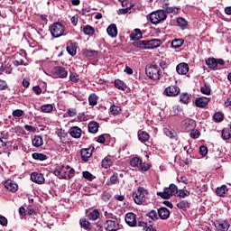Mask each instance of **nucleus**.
Wrapping results in <instances>:
<instances>
[{
	"label": "nucleus",
	"mask_w": 231,
	"mask_h": 231,
	"mask_svg": "<svg viewBox=\"0 0 231 231\" xmlns=\"http://www.w3.org/2000/svg\"><path fill=\"white\" fill-rule=\"evenodd\" d=\"M163 95H166V97H178L180 88L177 86L167 87L163 91Z\"/></svg>",
	"instance_id": "obj_7"
},
{
	"label": "nucleus",
	"mask_w": 231,
	"mask_h": 231,
	"mask_svg": "<svg viewBox=\"0 0 231 231\" xmlns=\"http://www.w3.org/2000/svg\"><path fill=\"white\" fill-rule=\"evenodd\" d=\"M180 102H182V104H189V100H190V97L187 93H183L180 95Z\"/></svg>",
	"instance_id": "obj_49"
},
{
	"label": "nucleus",
	"mask_w": 231,
	"mask_h": 231,
	"mask_svg": "<svg viewBox=\"0 0 231 231\" xmlns=\"http://www.w3.org/2000/svg\"><path fill=\"white\" fill-rule=\"evenodd\" d=\"M110 183H111V185H116V183H118V175L117 174H113L110 177Z\"/></svg>",
	"instance_id": "obj_59"
},
{
	"label": "nucleus",
	"mask_w": 231,
	"mask_h": 231,
	"mask_svg": "<svg viewBox=\"0 0 231 231\" xmlns=\"http://www.w3.org/2000/svg\"><path fill=\"white\" fill-rule=\"evenodd\" d=\"M56 134L59 136L60 142H64V140H66V137L68 136V134H66V131H64V129H59L56 132Z\"/></svg>",
	"instance_id": "obj_41"
},
{
	"label": "nucleus",
	"mask_w": 231,
	"mask_h": 231,
	"mask_svg": "<svg viewBox=\"0 0 231 231\" xmlns=\"http://www.w3.org/2000/svg\"><path fill=\"white\" fill-rule=\"evenodd\" d=\"M206 64L208 68H209V69H213V70L219 69V68H217V59L209 58L206 60Z\"/></svg>",
	"instance_id": "obj_22"
},
{
	"label": "nucleus",
	"mask_w": 231,
	"mask_h": 231,
	"mask_svg": "<svg viewBox=\"0 0 231 231\" xmlns=\"http://www.w3.org/2000/svg\"><path fill=\"white\" fill-rule=\"evenodd\" d=\"M130 165H131V167H137V169H139L140 165H142V159H140L138 157H134V158L131 159Z\"/></svg>",
	"instance_id": "obj_35"
},
{
	"label": "nucleus",
	"mask_w": 231,
	"mask_h": 231,
	"mask_svg": "<svg viewBox=\"0 0 231 231\" xmlns=\"http://www.w3.org/2000/svg\"><path fill=\"white\" fill-rule=\"evenodd\" d=\"M157 212L162 219H169L171 217V211L167 208H160Z\"/></svg>",
	"instance_id": "obj_18"
},
{
	"label": "nucleus",
	"mask_w": 231,
	"mask_h": 231,
	"mask_svg": "<svg viewBox=\"0 0 231 231\" xmlns=\"http://www.w3.org/2000/svg\"><path fill=\"white\" fill-rule=\"evenodd\" d=\"M133 198L136 205H148L149 200V191L143 187H139L135 192L133 193Z\"/></svg>",
	"instance_id": "obj_1"
},
{
	"label": "nucleus",
	"mask_w": 231,
	"mask_h": 231,
	"mask_svg": "<svg viewBox=\"0 0 231 231\" xmlns=\"http://www.w3.org/2000/svg\"><path fill=\"white\" fill-rule=\"evenodd\" d=\"M146 216L150 217L152 221H158V212H156V210H151Z\"/></svg>",
	"instance_id": "obj_44"
},
{
	"label": "nucleus",
	"mask_w": 231,
	"mask_h": 231,
	"mask_svg": "<svg viewBox=\"0 0 231 231\" xmlns=\"http://www.w3.org/2000/svg\"><path fill=\"white\" fill-rule=\"evenodd\" d=\"M200 91L203 95H210L212 89L210 88V84L204 83V86L200 88Z\"/></svg>",
	"instance_id": "obj_34"
},
{
	"label": "nucleus",
	"mask_w": 231,
	"mask_h": 231,
	"mask_svg": "<svg viewBox=\"0 0 231 231\" xmlns=\"http://www.w3.org/2000/svg\"><path fill=\"white\" fill-rule=\"evenodd\" d=\"M135 48H142L143 50H152L151 40H141L134 42Z\"/></svg>",
	"instance_id": "obj_9"
},
{
	"label": "nucleus",
	"mask_w": 231,
	"mask_h": 231,
	"mask_svg": "<svg viewBox=\"0 0 231 231\" xmlns=\"http://www.w3.org/2000/svg\"><path fill=\"white\" fill-rule=\"evenodd\" d=\"M69 134L72 138H80L82 136V129L79 126L70 127Z\"/></svg>",
	"instance_id": "obj_20"
},
{
	"label": "nucleus",
	"mask_w": 231,
	"mask_h": 231,
	"mask_svg": "<svg viewBox=\"0 0 231 231\" xmlns=\"http://www.w3.org/2000/svg\"><path fill=\"white\" fill-rule=\"evenodd\" d=\"M177 207L178 208H180V210H187V208H189V201L187 200H182L179 203H177Z\"/></svg>",
	"instance_id": "obj_43"
},
{
	"label": "nucleus",
	"mask_w": 231,
	"mask_h": 231,
	"mask_svg": "<svg viewBox=\"0 0 231 231\" xmlns=\"http://www.w3.org/2000/svg\"><path fill=\"white\" fill-rule=\"evenodd\" d=\"M145 73L152 80H160V77H162V69L158 65L149 66L145 69Z\"/></svg>",
	"instance_id": "obj_3"
},
{
	"label": "nucleus",
	"mask_w": 231,
	"mask_h": 231,
	"mask_svg": "<svg viewBox=\"0 0 231 231\" xmlns=\"http://www.w3.org/2000/svg\"><path fill=\"white\" fill-rule=\"evenodd\" d=\"M106 32L109 35V37H112V39H115V37L118 35V28H116V24L115 23L110 24L106 29Z\"/></svg>",
	"instance_id": "obj_17"
},
{
	"label": "nucleus",
	"mask_w": 231,
	"mask_h": 231,
	"mask_svg": "<svg viewBox=\"0 0 231 231\" xmlns=\"http://www.w3.org/2000/svg\"><path fill=\"white\" fill-rule=\"evenodd\" d=\"M166 14H178L180 12V9L178 7H167L166 11H164Z\"/></svg>",
	"instance_id": "obj_53"
},
{
	"label": "nucleus",
	"mask_w": 231,
	"mask_h": 231,
	"mask_svg": "<svg viewBox=\"0 0 231 231\" xmlns=\"http://www.w3.org/2000/svg\"><path fill=\"white\" fill-rule=\"evenodd\" d=\"M80 154L83 162H89L90 156H93V150L91 148H83L80 150Z\"/></svg>",
	"instance_id": "obj_14"
},
{
	"label": "nucleus",
	"mask_w": 231,
	"mask_h": 231,
	"mask_svg": "<svg viewBox=\"0 0 231 231\" xmlns=\"http://www.w3.org/2000/svg\"><path fill=\"white\" fill-rule=\"evenodd\" d=\"M208 102H210L209 97H200L195 100V105L197 107L203 108V107H207V106H208Z\"/></svg>",
	"instance_id": "obj_12"
},
{
	"label": "nucleus",
	"mask_w": 231,
	"mask_h": 231,
	"mask_svg": "<svg viewBox=\"0 0 231 231\" xmlns=\"http://www.w3.org/2000/svg\"><path fill=\"white\" fill-rule=\"evenodd\" d=\"M163 199H169L171 196H176L178 194V186L171 184L168 188H164V190L157 193Z\"/></svg>",
	"instance_id": "obj_5"
},
{
	"label": "nucleus",
	"mask_w": 231,
	"mask_h": 231,
	"mask_svg": "<svg viewBox=\"0 0 231 231\" xmlns=\"http://www.w3.org/2000/svg\"><path fill=\"white\" fill-rule=\"evenodd\" d=\"M98 51H89L87 50L84 51V55H86V57H95V55H97Z\"/></svg>",
	"instance_id": "obj_55"
},
{
	"label": "nucleus",
	"mask_w": 231,
	"mask_h": 231,
	"mask_svg": "<svg viewBox=\"0 0 231 231\" xmlns=\"http://www.w3.org/2000/svg\"><path fill=\"white\" fill-rule=\"evenodd\" d=\"M147 19L152 24H160L167 19V13L164 10H157L148 14Z\"/></svg>",
	"instance_id": "obj_2"
},
{
	"label": "nucleus",
	"mask_w": 231,
	"mask_h": 231,
	"mask_svg": "<svg viewBox=\"0 0 231 231\" xmlns=\"http://www.w3.org/2000/svg\"><path fill=\"white\" fill-rule=\"evenodd\" d=\"M164 134H166V136H168L169 138H174V136H176V133L169 128L164 129Z\"/></svg>",
	"instance_id": "obj_51"
},
{
	"label": "nucleus",
	"mask_w": 231,
	"mask_h": 231,
	"mask_svg": "<svg viewBox=\"0 0 231 231\" xmlns=\"http://www.w3.org/2000/svg\"><path fill=\"white\" fill-rule=\"evenodd\" d=\"M5 187L6 189L9 190V192H17L19 186L17 185V183H15L14 180H7L5 182Z\"/></svg>",
	"instance_id": "obj_15"
},
{
	"label": "nucleus",
	"mask_w": 231,
	"mask_h": 231,
	"mask_svg": "<svg viewBox=\"0 0 231 231\" xmlns=\"http://www.w3.org/2000/svg\"><path fill=\"white\" fill-rule=\"evenodd\" d=\"M221 137L223 140H230L231 138V129L230 128H224L221 133Z\"/></svg>",
	"instance_id": "obj_33"
},
{
	"label": "nucleus",
	"mask_w": 231,
	"mask_h": 231,
	"mask_svg": "<svg viewBox=\"0 0 231 231\" xmlns=\"http://www.w3.org/2000/svg\"><path fill=\"white\" fill-rule=\"evenodd\" d=\"M79 225L85 228V230H91V224L86 218H81L79 220Z\"/></svg>",
	"instance_id": "obj_37"
},
{
	"label": "nucleus",
	"mask_w": 231,
	"mask_h": 231,
	"mask_svg": "<svg viewBox=\"0 0 231 231\" xmlns=\"http://www.w3.org/2000/svg\"><path fill=\"white\" fill-rule=\"evenodd\" d=\"M67 51L69 55H71V57H75L77 55V43H70L67 46Z\"/></svg>",
	"instance_id": "obj_29"
},
{
	"label": "nucleus",
	"mask_w": 231,
	"mask_h": 231,
	"mask_svg": "<svg viewBox=\"0 0 231 231\" xmlns=\"http://www.w3.org/2000/svg\"><path fill=\"white\" fill-rule=\"evenodd\" d=\"M115 86L117 89H120L121 91H125L127 89V85L120 79H116L115 80Z\"/></svg>",
	"instance_id": "obj_31"
},
{
	"label": "nucleus",
	"mask_w": 231,
	"mask_h": 231,
	"mask_svg": "<svg viewBox=\"0 0 231 231\" xmlns=\"http://www.w3.org/2000/svg\"><path fill=\"white\" fill-rule=\"evenodd\" d=\"M33 160H39L40 162H44L45 160H48V156L43 153L40 152H34L32 154Z\"/></svg>",
	"instance_id": "obj_32"
},
{
	"label": "nucleus",
	"mask_w": 231,
	"mask_h": 231,
	"mask_svg": "<svg viewBox=\"0 0 231 231\" xmlns=\"http://www.w3.org/2000/svg\"><path fill=\"white\" fill-rule=\"evenodd\" d=\"M223 118H225V116L221 112H217L213 116V120H215V122H223Z\"/></svg>",
	"instance_id": "obj_46"
},
{
	"label": "nucleus",
	"mask_w": 231,
	"mask_h": 231,
	"mask_svg": "<svg viewBox=\"0 0 231 231\" xmlns=\"http://www.w3.org/2000/svg\"><path fill=\"white\" fill-rule=\"evenodd\" d=\"M63 171H64V165L58 166L54 170L55 176L60 178V180H66V174H62Z\"/></svg>",
	"instance_id": "obj_26"
},
{
	"label": "nucleus",
	"mask_w": 231,
	"mask_h": 231,
	"mask_svg": "<svg viewBox=\"0 0 231 231\" xmlns=\"http://www.w3.org/2000/svg\"><path fill=\"white\" fill-rule=\"evenodd\" d=\"M226 192H228V189H226V185H222L221 187L216 189V193L220 198H225Z\"/></svg>",
	"instance_id": "obj_28"
},
{
	"label": "nucleus",
	"mask_w": 231,
	"mask_h": 231,
	"mask_svg": "<svg viewBox=\"0 0 231 231\" xmlns=\"http://www.w3.org/2000/svg\"><path fill=\"white\" fill-rule=\"evenodd\" d=\"M69 79L71 80V82H79V80H80V78L79 77V75H77V73H70Z\"/></svg>",
	"instance_id": "obj_57"
},
{
	"label": "nucleus",
	"mask_w": 231,
	"mask_h": 231,
	"mask_svg": "<svg viewBox=\"0 0 231 231\" xmlns=\"http://www.w3.org/2000/svg\"><path fill=\"white\" fill-rule=\"evenodd\" d=\"M183 42H185L183 39H175L171 42V46L177 50V48H181V46H183Z\"/></svg>",
	"instance_id": "obj_36"
},
{
	"label": "nucleus",
	"mask_w": 231,
	"mask_h": 231,
	"mask_svg": "<svg viewBox=\"0 0 231 231\" xmlns=\"http://www.w3.org/2000/svg\"><path fill=\"white\" fill-rule=\"evenodd\" d=\"M215 226L217 229L221 230V231H226L228 228H230V225L228 222L225 220H220L215 223Z\"/></svg>",
	"instance_id": "obj_19"
},
{
	"label": "nucleus",
	"mask_w": 231,
	"mask_h": 231,
	"mask_svg": "<svg viewBox=\"0 0 231 231\" xmlns=\"http://www.w3.org/2000/svg\"><path fill=\"white\" fill-rule=\"evenodd\" d=\"M51 34L54 39H59V37H62L64 35V25L60 23H54L49 28Z\"/></svg>",
	"instance_id": "obj_4"
},
{
	"label": "nucleus",
	"mask_w": 231,
	"mask_h": 231,
	"mask_svg": "<svg viewBox=\"0 0 231 231\" xmlns=\"http://www.w3.org/2000/svg\"><path fill=\"white\" fill-rule=\"evenodd\" d=\"M67 115H68V116H70V117L77 116V109H75V108H69L67 110Z\"/></svg>",
	"instance_id": "obj_58"
},
{
	"label": "nucleus",
	"mask_w": 231,
	"mask_h": 231,
	"mask_svg": "<svg viewBox=\"0 0 231 231\" xmlns=\"http://www.w3.org/2000/svg\"><path fill=\"white\" fill-rule=\"evenodd\" d=\"M160 68H162V69H167V68H169V63L166 62L165 60H161L159 62Z\"/></svg>",
	"instance_id": "obj_64"
},
{
	"label": "nucleus",
	"mask_w": 231,
	"mask_h": 231,
	"mask_svg": "<svg viewBox=\"0 0 231 231\" xmlns=\"http://www.w3.org/2000/svg\"><path fill=\"white\" fill-rule=\"evenodd\" d=\"M88 133H91L92 134H97L98 133V127H100V125L96 121H91L88 123Z\"/></svg>",
	"instance_id": "obj_21"
},
{
	"label": "nucleus",
	"mask_w": 231,
	"mask_h": 231,
	"mask_svg": "<svg viewBox=\"0 0 231 231\" xmlns=\"http://www.w3.org/2000/svg\"><path fill=\"white\" fill-rule=\"evenodd\" d=\"M150 169V166L148 163H145V162H141V165L139 166V170L142 171V172H145L147 171H149Z\"/></svg>",
	"instance_id": "obj_54"
},
{
	"label": "nucleus",
	"mask_w": 231,
	"mask_h": 231,
	"mask_svg": "<svg viewBox=\"0 0 231 231\" xmlns=\"http://www.w3.org/2000/svg\"><path fill=\"white\" fill-rule=\"evenodd\" d=\"M5 89H8V84H6V81L0 79V90L5 91Z\"/></svg>",
	"instance_id": "obj_62"
},
{
	"label": "nucleus",
	"mask_w": 231,
	"mask_h": 231,
	"mask_svg": "<svg viewBox=\"0 0 231 231\" xmlns=\"http://www.w3.org/2000/svg\"><path fill=\"white\" fill-rule=\"evenodd\" d=\"M177 24L182 30H187V26H189V22H187L183 17H179L177 18Z\"/></svg>",
	"instance_id": "obj_30"
},
{
	"label": "nucleus",
	"mask_w": 231,
	"mask_h": 231,
	"mask_svg": "<svg viewBox=\"0 0 231 231\" xmlns=\"http://www.w3.org/2000/svg\"><path fill=\"white\" fill-rule=\"evenodd\" d=\"M173 115L176 116L181 113V107L180 106H175L172 107Z\"/></svg>",
	"instance_id": "obj_63"
},
{
	"label": "nucleus",
	"mask_w": 231,
	"mask_h": 231,
	"mask_svg": "<svg viewBox=\"0 0 231 231\" xmlns=\"http://www.w3.org/2000/svg\"><path fill=\"white\" fill-rule=\"evenodd\" d=\"M181 126L185 131H192L196 127V123L190 118H186L181 122Z\"/></svg>",
	"instance_id": "obj_11"
},
{
	"label": "nucleus",
	"mask_w": 231,
	"mask_h": 231,
	"mask_svg": "<svg viewBox=\"0 0 231 231\" xmlns=\"http://www.w3.org/2000/svg\"><path fill=\"white\" fill-rule=\"evenodd\" d=\"M176 71L179 75H187L189 73V64L182 62L177 65Z\"/></svg>",
	"instance_id": "obj_16"
},
{
	"label": "nucleus",
	"mask_w": 231,
	"mask_h": 231,
	"mask_svg": "<svg viewBox=\"0 0 231 231\" xmlns=\"http://www.w3.org/2000/svg\"><path fill=\"white\" fill-rule=\"evenodd\" d=\"M112 164L113 162L108 157H106L102 161L101 167H103V169H109Z\"/></svg>",
	"instance_id": "obj_40"
},
{
	"label": "nucleus",
	"mask_w": 231,
	"mask_h": 231,
	"mask_svg": "<svg viewBox=\"0 0 231 231\" xmlns=\"http://www.w3.org/2000/svg\"><path fill=\"white\" fill-rule=\"evenodd\" d=\"M104 227L106 231H117L120 230V224L116 220H106Z\"/></svg>",
	"instance_id": "obj_6"
},
{
	"label": "nucleus",
	"mask_w": 231,
	"mask_h": 231,
	"mask_svg": "<svg viewBox=\"0 0 231 231\" xmlns=\"http://www.w3.org/2000/svg\"><path fill=\"white\" fill-rule=\"evenodd\" d=\"M85 35H93L95 33V29L91 25H87L83 28Z\"/></svg>",
	"instance_id": "obj_45"
},
{
	"label": "nucleus",
	"mask_w": 231,
	"mask_h": 231,
	"mask_svg": "<svg viewBox=\"0 0 231 231\" xmlns=\"http://www.w3.org/2000/svg\"><path fill=\"white\" fill-rule=\"evenodd\" d=\"M88 103H89V106H97V95L91 94L88 97Z\"/></svg>",
	"instance_id": "obj_48"
},
{
	"label": "nucleus",
	"mask_w": 231,
	"mask_h": 231,
	"mask_svg": "<svg viewBox=\"0 0 231 231\" xmlns=\"http://www.w3.org/2000/svg\"><path fill=\"white\" fill-rule=\"evenodd\" d=\"M33 147H42L44 144V141L41 135H34L32 139Z\"/></svg>",
	"instance_id": "obj_24"
},
{
	"label": "nucleus",
	"mask_w": 231,
	"mask_h": 231,
	"mask_svg": "<svg viewBox=\"0 0 231 231\" xmlns=\"http://www.w3.org/2000/svg\"><path fill=\"white\" fill-rule=\"evenodd\" d=\"M143 34L142 31L140 29H134V31L130 34V38L132 41H134L135 42H138V41H141Z\"/></svg>",
	"instance_id": "obj_23"
},
{
	"label": "nucleus",
	"mask_w": 231,
	"mask_h": 231,
	"mask_svg": "<svg viewBox=\"0 0 231 231\" xmlns=\"http://www.w3.org/2000/svg\"><path fill=\"white\" fill-rule=\"evenodd\" d=\"M53 75L57 79H66V77H68V70H66L64 67H55Z\"/></svg>",
	"instance_id": "obj_8"
},
{
	"label": "nucleus",
	"mask_w": 231,
	"mask_h": 231,
	"mask_svg": "<svg viewBox=\"0 0 231 231\" xmlns=\"http://www.w3.org/2000/svg\"><path fill=\"white\" fill-rule=\"evenodd\" d=\"M42 113H51L53 111V105L46 104L41 106Z\"/></svg>",
	"instance_id": "obj_38"
},
{
	"label": "nucleus",
	"mask_w": 231,
	"mask_h": 231,
	"mask_svg": "<svg viewBox=\"0 0 231 231\" xmlns=\"http://www.w3.org/2000/svg\"><path fill=\"white\" fill-rule=\"evenodd\" d=\"M179 198H189L190 196V191L187 189H177V193Z\"/></svg>",
	"instance_id": "obj_39"
},
{
	"label": "nucleus",
	"mask_w": 231,
	"mask_h": 231,
	"mask_svg": "<svg viewBox=\"0 0 231 231\" xmlns=\"http://www.w3.org/2000/svg\"><path fill=\"white\" fill-rule=\"evenodd\" d=\"M149 138H151V136L149 135V133L144 131L138 132V140H140L142 143H145V142H149Z\"/></svg>",
	"instance_id": "obj_25"
},
{
	"label": "nucleus",
	"mask_w": 231,
	"mask_h": 231,
	"mask_svg": "<svg viewBox=\"0 0 231 231\" xmlns=\"http://www.w3.org/2000/svg\"><path fill=\"white\" fill-rule=\"evenodd\" d=\"M125 221L128 226H136V215L133 212L126 213Z\"/></svg>",
	"instance_id": "obj_10"
},
{
	"label": "nucleus",
	"mask_w": 231,
	"mask_h": 231,
	"mask_svg": "<svg viewBox=\"0 0 231 231\" xmlns=\"http://www.w3.org/2000/svg\"><path fill=\"white\" fill-rule=\"evenodd\" d=\"M3 73H6L7 75H10V73H12V67H6L5 65H2L0 67V75H3Z\"/></svg>",
	"instance_id": "obj_47"
},
{
	"label": "nucleus",
	"mask_w": 231,
	"mask_h": 231,
	"mask_svg": "<svg viewBox=\"0 0 231 231\" xmlns=\"http://www.w3.org/2000/svg\"><path fill=\"white\" fill-rule=\"evenodd\" d=\"M110 112L112 115H118V113H120V107H118L116 106H112L110 107Z\"/></svg>",
	"instance_id": "obj_61"
},
{
	"label": "nucleus",
	"mask_w": 231,
	"mask_h": 231,
	"mask_svg": "<svg viewBox=\"0 0 231 231\" xmlns=\"http://www.w3.org/2000/svg\"><path fill=\"white\" fill-rule=\"evenodd\" d=\"M83 178H85V180H88V181H93L94 177L93 174H91V172L89 171H83Z\"/></svg>",
	"instance_id": "obj_52"
},
{
	"label": "nucleus",
	"mask_w": 231,
	"mask_h": 231,
	"mask_svg": "<svg viewBox=\"0 0 231 231\" xmlns=\"http://www.w3.org/2000/svg\"><path fill=\"white\" fill-rule=\"evenodd\" d=\"M199 153L201 154V156H207V154L208 153V148H207V146H200L199 147Z\"/></svg>",
	"instance_id": "obj_56"
},
{
	"label": "nucleus",
	"mask_w": 231,
	"mask_h": 231,
	"mask_svg": "<svg viewBox=\"0 0 231 231\" xmlns=\"http://www.w3.org/2000/svg\"><path fill=\"white\" fill-rule=\"evenodd\" d=\"M31 180L33 181V183H38V185H42L44 183V175L42 173H38V172H32L31 174Z\"/></svg>",
	"instance_id": "obj_13"
},
{
	"label": "nucleus",
	"mask_w": 231,
	"mask_h": 231,
	"mask_svg": "<svg viewBox=\"0 0 231 231\" xmlns=\"http://www.w3.org/2000/svg\"><path fill=\"white\" fill-rule=\"evenodd\" d=\"M12 115L14 116V118H21V116L24 115V111L22 109H16L13 111Z\"/></svg>",
	"instance_id": "obj_50"
},
{
	"label": "nucleus",
	"mask_w": 231,
	"mask_h": 231,
	"mask_svg": "<svg viewBox=\"0 0 231 231\" xmlns=\"http://www.w3.org/2000/svg\"><path fill=\"white\" fill-rule=\"evenodd\" d=\"M103 201H108L109 199H111V193L105 191L102 196H101Z\"/></svg>",
	"instance_id": "obj_60"
},
{
	"label": "nucleus",
	"mask_w": 231,
	"mask_h": 231,
	"mask_svg": "<svg viewBox=\"0 0 231 231\" xmlns=\"http://www.w3.org/2000/svg\"><path fill=\"white\" fill-rule=\"evenodd\" d=\"M150 44L152 46V50H154L155 48H160V46H162V41L159 39H152L150 40Z\"/></svg>",
	"instance_id": "obj_42"
},
{
	"label": "nucleus",
	"mask_w": 231,
	"mask_h": 231,
	"mask_svg": "<svg viewBox=\"0 0 231 231\" xmlns=\"http://www.w3.org/2000/svg\"><path fill=\"white\" fill-rule=\"evenodd\" d=\"M88 217L90 221H97L100 217V212L98 209H94L88 213Z\"/></svg>",
	"instance_id": "obj_27"
}]
</instances>
